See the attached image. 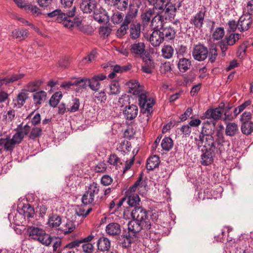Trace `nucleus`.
I'll list each match as a JSON object with an SVG mask.
<instances>
[{"instance_id":"ea45409f","label":"nucleus","mask_w":253,"mask_h":253,"mask_svg":"<svg viewBox=\"0 0 253 253\" xmlns=\"http://www.w3.org/2000/svg\"><path fill=\"white\" fill-rule=\"evenodd\" d=\"M3 144V148L6 151H12L14 148L15 144L9 137L5 138H1Z\"/></svg>"},{"instance_id":"3c124183","label":"nucleus","mask_w":253,"mask_h":253,"mask_svg":"<svg viewBox=\"0 0 253 253\" xmlns=\"http://www.w3.org/2000/svg\"><path fill=\"white\" fill-rule=\"evenodd\" d=\"M108 163L113 166H114L116 167L119 166L122 164L121 161L120 159L118 157L116 154H111L109 158Z\"/></svg>"},{"instance_id":"6ab92c4d","label":"nucleus","mask_w":253,"mask_h":253,"mask_svg":"<svg viewBox=\"0 0 253 253\" xmlns=\"http://www.w3.org/2000/svg\"><path fill=\"white\" fill-rule=\"evenodd\" d=\"M126 199L127 204L131 208L141 207L140 206V199L138 195L136 193L126 194Z\"/></svg>"},{"instance_id":"69168bd1","label":"nucleus","mask_w":253,"mask_h":253,"mask_svg":"<svg viewBox=\"0 0 253 253\" xmlns=\"http://www.w3.org/2000/svg\"><path fill=\"white\" fill-rule=\"evenodd\" d=\"M65 227L62 229L65 234L71 233L75 229V226L73 225V222L70 220L67 222Z\"/></svg>"},{"instance_id":"bb28decb","label":"nucleus","mask_w":253,"mask_h":253,"mask_svg":"<svg viewBox=\"0 0 253 253\" xmlns=\"http://www.w3.org/2000/svg\"><path fill=\"white\" fill-rule=\"evenodd\" d=\"M191 65L190 60L185 58H180L177 64V67L179 71L181 73H185L189 70Z\"/></svg>"},{"instance_id":"a18cd8bd","label":"nucleus","mask_w":253,"mask_h":253,"mask_svg":"<svg viewBox=\"0 0 253 253\" xmlns=\"http://www.w3.org/2000/svg\"><path fill=\"white\" fill-rule=\"evenodd\" d=\"M24 76L23 74H17L12 75L10 77H7L2 79L3 84H7L12 83L15 81H18Z\"/></svg>"},{"instance_id":"6e6552de","label":"nucleus","mask_w":253,"mask_h":253,"mask_svg":"<svg viewBox=\"0 0 253 253\" xmlns=\"http://www.w3.org/2000/svg\"><path fill=\"white\" fill-rule=\"evenodd\" d=\"M165 18L162 17L160 20H154V17L151 20V26L155 28H159L164 39L170 41L174 39L176 34L175 30L171 26L164 27Z\"/></svg>"},{"instance_id":"58836bf2","label":"nucleus","mask_w":253,"mask_h":253,"mask_svg":"<svg viewBox=\"0 0 253 253\" xmlns=\"http://www.w3.org/2000/svg\"><path fill=\"white\" fill-rule=\"evenodd\" d=\"M173 140L169 137H165L162 141L161 146L163 150L169 151L173 147Z\"/></svg>"},{"instance_id":"7ed1b4c3","label":"nucleus","mask_w":253,"mask_h":253,"mask_svg":"<svg viewBox=\"0 0 253 253\" xmlns=\"http://www.w3.org/2000/svg\"><path fill=\"white\" fill-rule=\"evenodd\" d=\"M147 214L142 219H133V220L129 221L128 223L127 234L135 238L137 233L142 229L149 230L150 232H153L152 226L158 219V214L156 211H148Z\"/></svg>"},{"instance_id":"c03bdc74","label":"nucleus","mask_w":253,"mask_h":253,"mask_svg":"<svg viewBox=\"0 0 253 253\" xmlns=\"http://www.w3.org/2000/svg\"><path fill=\"white\" fill-rule=\"evenodd\" d=\"M42 134V129L41 127L34 126L31 129L29 135V138L35 140Z\"/></svg>"},{"instance_id":"2eb2a0df","label":"nucleus","mask_w":253,"mask_h":253,"mask_svg":"<svg viewBox=\"0 0 253 253\" xmlns=\"http://www.w3.org/2000/svg\"><path fill=\"white\" fill-rule=\"evenodd\" d=\"M252 23L251 15L248 14L242 15L238 21V29L241 32L248 30Z\"/></svg>"},{"instance_id":"ddd939ff","label":"nucleus","mask_w":253,"mask_h":253,"mask_svg":"<svg viewBox=\"0 0 253 253\" xmlns=\"http://www.w3.org/2000/svg\"><path fill=\"white\" fill-rule=\"evenodd\" d=\"M97 7V2L95 0H83L81 4V10L85 13L94 12Z\"/></svg>"},{"instance_id":"bf43d9fd","label":"nucleus","mask_w":253,"mask_h":253,"mask_svg":"<svg viewBox=\"0 0 253 253\" xmlns=\"http://www.w3.org/2000/svg\"><path fill=\"white\" fill-rule=\"evenodd\" d=\"M111 29L108 26H103L99 28V34L103 38L107 37L111 32Z\"/></svg>"},{"instance_id":"8fccbe9b","label":"nucleus","mask_w":253,"mask_h":253,"mask_svg":"<svg viewBox=\"0 0 253 253\" xmlns=\"http://www.w3.org/2000/svg\"><path fill=\"white\" fill-rule=\"evenodd\" d=\"M224 35V30L222 27H218L213 31L212 38L215 40L221 39Z\"/></svg>"},{"instance_id":"e433bc0d","label":"nucleus","mask_w":253,"mask_h":253,"mask_svg":"<svg viewBox=\"0 0 253 253\" xmlns=\"http://www.w3.org/2000/svg\"><path fill=\"white\" fill-rule=\"evenodd\" d=\"M130 143L127 140L121 141L117 147V149L123 153H127L130 150Z\"/></svg>"},{"instance_id":"4468645a","label":"nucleus","mask_w":253,"mask_h":253,"mask_svg":"<svg viewBox=\"0 0 253 253\" xmlns=\"http://www.w3.org/2000/svg\"><path fill=\"white\" fill-rule=\"evenodd\" d=\"M154 28V31L150 36L149 42L154 47L159 46L164 41L159 28Z\"/></svg>"},{"instance_id":"a878e982","label":"nucleus","mask_w":253,"mask_h":253,"mask_svg":"<svg viewBox=\"0 0 253 253\" xmlns=\"http://www.w3.org/2000/svg\"><path fill=\"white\" fill-rule=\"evenodd\" d=\"M29 31L24 28L15 29L12 32V36L19 41H23L28 37Z\"/></svg>"},{"instance_id":"f8f14e48","label":"nucleus","mask_w":253,"mask_h":253,"mask_svg":"<svg viewBox=\"0 0 253 253\" xmlns=\"http://www.w3.org/2000/svg\"><path fill=\"white\" fill-rule=\"evenodd\" d=\"M206 12L205 8L200 10L190 19V24L194 25L196 28L200 29L204 24Z\"/></svg>"},{"instance_id":"72a5a7b5","label":"nucleus","mask_w":253,"mask_h":253,"mask_svg":"<svg viewBox=\"0 0 253 253\" xmlns=\"http://www.w3.org/2000/svg\"><path fill=\"white\" fill-rule=\"evenodd\" d=\"M252 101L251 100L249 99L240 105L235 108L233 111L234 115L235 117L238 116L241 112H242L247 108L249 107L252 104Z\"/></svg>"},{"instance_id":"393cba45","label":"nucleus","mask_w":253,"mask_h":253,"mask_svg":"<svg viewBox=\"0 0 253 253\" xmlns=\"http://www.w3.org/2000/svg\"><path fill=\"white\" fill-rule=\"evenodd\" d=\"M98 249L102 252L108 251L111 247L110 240L106 237L100 238L97 243Z\"/></svg>"},{"instance_id":"f257e3e1","label":"nucleus","mask_w":253,"mask_h":253,"mask_svg":"<svg viewBox=\"0 0 253 253\" xmlns=\"http://www.w3.org/2000/svg\"><path fill=\"white\" fill-rule=\"evenodd\" d=\"M214 131L210 126H204L199 135L195 138V141L199 147L202 146L206 148V152L201 155V164L208 166L213 162V155L220 154L222 145L215 141L213 137Z\"/></svg>"},{"instance_id":"5fc2aeb1","label":"nucleus","mask_w":253,"mask_h":253,"mask_svg":"<svg viewBox=\"0 0 253 253\" xmlns=\"http://www.w3.org/2000/svg\"><path fill=\"white\" fill-rule=\"evenodd\" d=\"M252 118V114L251 112L249 111H245L241 115V117L240 118V121L242 122V123H247V122H252L251 121Z\"/></svg>"},{"instance_id":"6e6d98bb","label":"nucleus","mask_w":253,"mask_h":253,"mask_svg":"<svg viewBox=\"0 0 253 253\" xmlns=\"http://www.w3.org/2000/svg\"><path fill=\"white\" fill-rule=\"evenodd\" d=\"M89 86L93 90H97L99 89L100 86V84L98 81L93 78V77L91 79H89Z\"/></svg>"},{"instance_id":"20e7f679","label":"nucleus","mask_w":253,"mask_h":253,"mask_svg":"<svg viewBox=\"0 0 253 253\" xmlns=\"http://www.w3.org/2000/svg\"><path fill=\"white\" fill-rule=\"evenodd\" d=\"M85 191L82 198V203L85 205H94L98 202V194L100 185L95 182H91L85 186Z\"/></svg>"},{"instance_id":"4be33fe9","label":"nucleus","mask_w":253,"mask_h":253,"mask_svg":"<svg viewBox=\"0 0 253 253\" xmlns=\"http://www.w3.org/2000/svg\"><path fill=\"white\" fill-rule=\"evenodd\" d=\"M145 51V45L143 42L135 43L131 45L130 51L137 55L142 56Z\"/></svg>"},{"instance_id":"f704fd0d","label":"nucleus","mask_w":253,"mask_h":253,"mask_svg":"<svg viewBox=\"0 0 253 253\" xmlns=\"http://www.w3.org/2000/svg\"><path fill=\"white\" fill-rule=\"evenodd\" d=\"M124 18H125L124 13L119 11H116L112 15L111 20L114 24H119L123 23Z\"/></svg>"},{"instance_id":"5701e85b","label":"nucleus","mask_w":253,"mask_h":253,"mask_svg":"<svg viewBox=\"0 0 253 253\" xmlns=\"http://www.w3.org/2000/svg\"><path fill=\"white\" fill-rule=\"evenodd\" d=\"M141 32V25L140 23H133L130 25L129 29V36L131 39L136 40L139 38Z\"/></svg>"},{"instance_id":"7c9ffc66","label":"nucleus","mask_w":253,"mask_h":253,"mask_svg":"<svg viewBox=\"0 0 253 253\" xmlns=\"http://www.w3.org/2000/svg\"><path fill=\"white\" fill-rule=\"evenodd\" d=\"M25 11L34 17H40L42 15L41 10L37 6L32 4H28L26 6Z\"/></svg>"},{"instance_id":"f3484780","label":"nucleus","mask_w":253,"mask_h":253,"mask_svg":"<svg viewBox=\"0 0 253 253\" xmlns=\"http://www.w3.org/2000/svg\"><path fill=\"white\" fill-rule=\"evenodd\" d=\"M127 84L128 87V91L133 95H138L145 91L143 86H141L136 80H131L127 82Z\"/></svg>"},{"instance_id":"cd10ccee","label":"nucleus","mask_w":253,"mask_h":253,"mask_svg":"<svg viewBox=\"0 0 253 253\" xmlns=\"http://www.w3.org/2000/svg\"><path fill=\"white\" fill-rule=\"evenodd\" d=\"M79 247V242L72 241L63 248L58 249L56 253H75L74 249Z\"/></svg>"},{"instance_id":"e2e57ef3","label":"nucleus","mask_w":253,"mask_h":253,"mask_svg":"<svg viewBox=\"0 0 253 253\" xmlns=\"http://www.w3.org/2000/svg\"><path fill=\"white\" fill-rule=\"evenodd\" d=\"M113 182V178L109 175H104L101 178L100 182L104 186H108Z\"/></svg>"},{"instance_id":"0e129e2a","label":"nucleus","mask_w":253,"mask_h":253,"mask_svg":"<svg viewBox=\"0 0 253 253\" xmlns=\"http://www.w3.org/2000/svg\"><path fill=\"white\" fill-rule=\"evenodd\" d=\"M94 95L97 100L101 103H105L106 100L107 96L104 91H101L98 92H95Z\"/></svg>"},{"instance_id":"680f3d73","label":"nucleus","mask_w":253,"mask_h":253,"mask_svg":"<svg viewBox=\"0 0 253 253\" xmlns=\"http://www.w3.org/2000/svg\"><path fill=\"white\" fill-rule=\"evenodd\" d=\"M24 137L22 134L18 131L15 133L10 138L15 145L20 144L23 140Z\"/></svg>"},{"instance_id":"09e8293b","label":"nucleus","mask_w":253,"mask_h":253,"mask_svg":"<svg viewBox=\"0 0 253 253\" xmlns=\"http://www.w3.org/2000/svg\"><path fill=\"white\" fill-rule=\"evenodd\" d=\"M153 67V62L149 59L145 61L144 65L142 66V70L145 73L150 74Z\"/></svg>"},{"instance_id":"1a4fd4ad","label":"nucleus","mask_w":253,"mask_h":253,"mask_svg":"<svg viewBox=\"0 0 253 253\" xmlns=\"http://www.w3.org/2000/svg\"><path fill=\"white\" fill-rule=\"evenodd\" d=\"M76 8L73 6L72 9L68 11L67 13H62L56 19L57 22L61 23L64 27L71 29L75 26L79 27L81 25L80 21H74L72 19L75 15Z\"/></svg>"},{"instance_id":"9d476101","label":"nucleus","mask_w":253,"mask_h":253,"mask_svg":"<svg viewBox=\"0 0 253 253\" xmlns=\"http://www.w3.org/2000/svg\"><path fill=\"white\" fill-rule=\"evenodd\" d=\"M131 207H127L124 211V217L126 219H142L147 216L148 211L144 210L142 207H136V209Z\"/></svg>"},{"instance_id":"49530a36","label":"nucleus","mask_w":253,"mask_h":253,"mask_svg":"<svg viewBox=\"0 0 253 253\" xmlns=\"http://www.w3.org/2000/svg\"><path fill=\"white\" fill-rule=\"evenodd\" d=\"M28 98V93L25 90H22L18 93L16 97L17 104L22 106L25 103L26 100Z\"/></svg>"},{"instance_id":"c756f323","label":"nucleus","mask_w":253,"mask_h":253,"mask_svg":"<svg viewBox=\"0 0 253 253\" xmlns=\"http://www.w3.org/2000/svg\"><path fill=\"white\" fill-rule=\"evenodd\" d=\"M159 157L157 155H154L148 159L146 168L148 170H153L159 166Z\"/></svg>"},{"instance_id":"2f4dec72","label":"nucleus","mask_w":253,"mask_h":253,"mask_svg":"<svg viewBox=\"0 0 253 253\" xmlns=\"http://www.w3.org/2000/svg\"><path fill=\"white\" fill-rule=\"evenodd\" d=\"M20 213L23 214L25 218H30L34 216L35 210L29 204H26L23 206Z\"/></svg>"},{"instance_id":"a19ab883","label":"nucleus","mask_w":253,"mask_h":253,"mask_svg":"<svg viewBox=\"0 0 253 253\" xmlns=\"http://www.w3.org/2000/svg\"><path fill=\"white\" fill-rule=\"evenodd\" d=\"M130 235L129 234H127L121 236L122 238L120 239V244L123 247L127 248L130 246L134 237Z\"/></svg>"},{"instance_id":"c85d7f7f","label":"nucleus","mask_w":253,"mask_h":253,"mask_svg":"<svg viewBox=\"0 0 253 253\" xmlns=\"http://www.w3.org/2000/svg\"><path fill=\"white\" fill-rule=\"evenodd\" d=\"M61 222L62 218L59 215L52 214L49 216L47 224L50 227L57 228L61 224Z\"/></svg>"},{"instance_id":"de8ad7c7","label":"nucleus","mask_w":253,"mask_h":253,"mask_svg":"<svg viewBox=\"0 0 253 253\" xmlns=\"http://www.w3.org/2000/svg\"><path fill=\"white\" fill-rule=\"evenodd\" d=\"M62 97V94L61 92H55L49 100V104L50 106L55 107L59 103Z\"/></svg>"},{"instance_id":"473e14b6","label":"nucleus","mask_w":253,"mask_h":253,"mask_svg":"<svg viewBox=\"0 0 253 253\" xmlns=\"http://www.w3.org/2000/svg\"><path fill=\"white\" fill-rule=\"evenodd\" d=\"M153 6V8H149L146 10L141 15V18L143 22L146 24L149 23L150 21L151 18L154 15V11L155 10L157 12V10L155 8V6Z\"/></svg>"},{"instance_id":"423d86ee","label":"nucleus","mask_w":253,"mask_h":253,"mask_svg":"<svg viewBox=\"0 0 253 253\" xmlns=\"http://www.w3.org/2000/svg\"><path fill=\"white\" fill-rule=\"evenodd\" d=\"M138 100L141 108V113L146 115L148 121L153 112L152 108L155 101L152 97L148 96V93L145 91L138 95Z\"/></svg>"},{"instance_id":"f03ea898","label":"nucleus","mask_w":253,"mask_h":253,"mask_svg":"<svg viewBox=\"0 0 253 253\" xmlns=\"http://www.w3.org/2000/svg\"><path fill=\"white\" fill-rule=\"evenodd\" d=\"M183 0H159V2L153 5L157 10L154 20H160L162 17L166 20H172L175 16L176 12L182 5Z\"/></svg>"},{"instance_id":"13d9d810","label":"nucleus","mask_w":253,"mask_h":253,"mask_svg":"<svg viewBox=\"0 0 253 253\" xmlns=\"http://www.w3.org/2000/svg\"><path fill=\"white\" fill-rule=\"evenodd\" d=\"M88 79H82L75 81V85L78 86L82 88H86V87L89 86Z\"/></svg>"},{"instance_id":"79ce46f5","label":"nucleus","mask_w":253,"mask_h":253,"mask_svg":"<svg viewBox=\"0 0 253 253\" xmlns=\"http://www.w3.org/2000/svg\"><path fill=\"white\" fill-rule=\"evenodd\" d=\"M80 100L77 98H73L71 102H70L68 107H67L68 111L70 112H75L77 111L80 107Z\"/></svg>"},{"instance_id":"4c0bfd02","label":"nucleus","mask_w":253,"mask_h":253,"mask_svg":"<svg viewBox=\"0 0 253 253\" xmlns=\"http://www.w3.org/2000/svg\"><path fill=\"white\" fill-rule=\"evenodd\" d=\"M173 48L169 45H165L162 49L163 56L166 59L170 58L173 54Z\"/></svg>"},{"instance_id":"aec40b11","label":"nucleus","mask_w":253,"mask_h":253,"mask_svg":"<svg viewBox=\"0 0 253 253\" xmlns=\"http://www.w3.org/2000/svg\"><path fill=\"white\" fill-rule=\"evenodd\" d=\"M47 93L43 90L35 92L33 94L34 104L37 109L42 104L46 99Z\"/></svg>"},{"instance_id":"603ef678","label":"nucleus","mask_w":253,"mask_h":253,"mask_svg":"<svg viewBox=\"0 0 253 253\" xmlns=\"http://www.w3.org/2000/svg\"><path fill=\"white\" fill-rule=\"evenodd\" d=\"M15 116V111L14 110H9L7 113L3 115V119L5 123H9L13 120Z\"/></svg>"},{"instance_id":"9b49d317","label":"nucleus","mask_w":253,"mask_h":253,"mask_svg":"<svg viewBox=\"0 0 253 253\" xmlns=\"http://www.w3.org/2000/svg\"><path fill=\"white\" fill-rule=\"evenodd\" d=\"M208 54L207 47L203 44H199L194 46L192 51V56L194 59L202 61L205 60Z\"/></svg>"},{"instance_id":"338daca9","label":"nucleus","mask_w":253,"mask_h":253,"mask_svg":"<svg viewBox=\"0 0 253 253\" xmlns=\"http://www.w3.org/2000/svg\"><path fill=\"white\" fill-rule=\"evenodd\" d=\"M19 130L18 131V132L22 134V135L23 136V137H24L25 135H27L30 133V127L28 125H26L23 126H19Z\"/></svg>"},{"instance_id":"4d7b16f0","label":"nucleus","mask_w":253,"mask_h":253,"mask_svg":"<svg viewBox=\"0 0 253 253\" xmlns=\"http://www.w3.org/2000/svg\"><path fill=\"white\" fill-rule=\"evenodd\" d=\"M128 5V0H119L117 5H114V6L121 11H125L127 8Z\"/></svg>"},{"instance_id":"dca6fc26","label":"nucleus","mask_w":253,"mask_h":253,"mask_svg":"<svg viewBox=\"0 0 253 253\" xmlns=\"http://www.w3.org/2000/svg\"><path fill=\"white\" fill-rule=\"evenodd\" d=\"M219 106L215 109H208L204 114V117L207 119H212L214 121L219 120L223 113V106Z\"/></svg>"},{"instance_id":"0eeeda50","label":"nucleus","mask_w":253,"mask_h":253,"mask_svg":"<svg viewBox=\"0 0 253 253\" xmlns=\"http://www.w3.org/2000/svg\"><path fill=\"white\" fill-rule=\"evenodd\" d=\"M137 12V9L134 7H129L123 23L116 32V35L118 38H121L126 34L127 30L129 29V25L135 19Z\"/></svg>"},{"instance_id":"412c9836","label":"nucleus","mask_w":253,"mask_h":253,"mask_svg":"<svg viewBox=\"0 0 253 253\" xmlns=\"http://www.w3.org/2000/svg\"><path fill=\"white\" fill-rule=\"evenodd\" d=\"M106 231L110 236L118 235L121 231V226L117 223H110L106 226Z\"/></svg>"},{"instance_id":"774afa93","label":"nucleus","mask_w":253,"mask_h":253,"mask_svg":"<svg viewBox=\"0 0 253 253\" xmlns=\"http://www.w3.org/2000/svg\"><path fill=\"white\" fill-rule=\"evenodd\" d=\"M83 252L85 253H91L94 249L93 245L91 243H84L82 245Z\"/></svg>"},{"instance_id":"a211bd4d","label":"nucleus","mask_w":253,"mask_h":253,"mask_svg":"<svg viewBox=\"0 0 253 253\" xmlns=\"http://www.w3.org/2000/svg\"><path fill=\"white\" fill-rule=\"evenodd\" d=\"M138 107L134 104L126 106L123 111L125 117L127 120H132L135 118L138 115Z\"/></svg>"},{"instance_id":"c9c22d12","label":"nucleus","mask_w":253,"mask_h":253,"mask_svg":"<svg viewBox=\"0 0 253 253\" xmlns=\"http://www.w3.org/2000/svg\"><path fill=\"white\" fill-rule=\"evenodd\" d=\"M42 84L41 80H36L30 82L27 85V91L30 92L36 91Z\"/></svg>"},{"instance_id":"39448f33","label":"nucleus","mask_w":253,"mask_h":253,"mask_svg":"<svg viewBox=\"0 0 253 253\" xmlns=\"http://www.w3.org/2000/svg\"><path fill=\"white\" fill-rule=\"evenodd\" d=\"M29 237L35 240L38 241L42 244L46 246H49L51 242L52 238L42 228L31 226L28 228Z\"/></svg>"},{"instance_id":"864d4df0","label":"nucleus","mask_w":253,"mask_h":253,"mask_svg":"<svg viewBox=\"0 0 253 253\" xmlns=\"http://www.w3.org/2000/svg\"><path fill=\"white\" fill-rule=\"evenodd\" d=\"M142 174L138 178L134 185L131 187L129 190L126 192V194L129 193H135V191H136V188L139 186H142Z\"/></svg>"},{"instance_id":"b1692460","label":"nucleus","mask_w":253,"mask_h":253,"mask_svg":"<svg viewBox=\"0 0 253 253\" xmlns=\"http://www.w3.org/2000/svg\"><path fill=\"white\" fill-rule=\"evenodd\" d=\"M225 134L227 136H234L239 131L238 125L234 122L226 123Z\"/></svg>"},{"instance_id":"052dcab7","label":"nucleus","mask_w":253,"mask_h":253,"mask_svg":"<svg viewBox=\"0 0 253 253\" xmlns=\"http://www.w3.org/2000/svg\"><path fill=\"white\" fill-rule=\"evenodd\" d=\"M91 211V208H89L85 211L84 208L80 207L76 209V213L79 216L86 217Z\"/></svg>"},{"instance_id":"37998d69","label":"nucleus","mask_w":253,"mask_h":253,"mask_svg":"<svg viewBox=\"0 0 253 253\" xmlns=\"http://www.w3.org/2000/svg\"><path fill=\"white\" fill-rule=\"evenodd\" d=\"M242 132L246 135H249L253 132V123L247 122L242 124Z\"/></svg>"}]
</instances>
